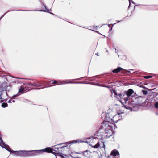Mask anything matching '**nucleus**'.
Masks as SVG:
<instances>
[{
	"instance_id": "nucleus-1",
	"label": "nucleus",
	"mask_w": 158,
	"mask_h": 158,
	"mask_svg": "<svg viewBox=\"0 0 158 158\" xmlns=\"http://www.w3.org/2000/svg\"><path fill=\"white\" fill-rule=\"evenodd\" d=\"M1 135L0 133V145L11 153H14L15 156L20 157H26L36 155V152H34V150L30 151L25 150L12 151L8 145L6 144L3 141L2 137L1 136ZM36 153H37V152H36Z\"/></svg>"
},
{
	"instance_id": "nucleus-2",
	"label": "nucleus",
	"mask_w": 158,
	"mask_h": 158,
	"mask_svg": "<svg viewBox=\"0 0 158 158\" xmlns=\"http://www.w3.org/2000/svg\"><path fill=\"white\" fill-rule=\"evenodd\" d=\"M102 127L104 129L105 132L107 134V137H110L112 136L113 133L112 125L110 124L108 122H105L102 123Z\"/></svg>"
},
{
	"instance_id": "nucleus-3",
	"label": "nucleus",
	"mask_w": 158,
	"mask_h": 158,
	"mask_svg": "<svg viewBox=\"0 0 158 158\" xmlns=\"http://www.w3.org/2000/svg\"><path fill=\"white\" fill-rule=\"evenodd\" d=\"M134 92V91L133 90L131 89L127 91H124V94H125L126 97H124V101H125V104L129 103V102L128 101L129 98L132 95V94Z\"/></svg>"
},
{
	"instance_id": "nucleus-4",
	"label": "nucleus",
	"mask_w": 158,
	"mask_h": 158,
	"mask_svg": "<svg viewBox=\"0 0 158 158\" xmlns=\"http://www.w3.org/2000/svg\"><path fill=\"white\" fill-rule=\"evenodd\" d=\"M113 91L114 97H116L120 101L123 98L124 100V97H126L124 92L120 93H118L115 90H113Z\"/></svg>"
},
{
	"instance_id": "nucleus-5",
	"label": "nucleus",
	"mask_w": 158,
	"mask_h": 158,
	"mask_svg": "<svg viewBox=\"0 0 158 158\" xmlns=\"http://www.w3.org/2000/svg\"><path fill=\"white\" fill-rule=\"evenodd\" d=\"M96 135L98 136L97 138L99 139H102L104 138H107L109 137L107 136V134L105 132H102L100 130L96 133Z\"/></svg>"
},
{
	"instance_id": "nucleus-6",
	"label": "nucleus",
	"mask_w": 158,
	"mask_h": 158,
	"mask_svg": "<svg viewBox=\"0 0 158 158\" xmlns=\"http://www.w3.org/2000/svg\"><path fill=\"white\" fill-rule=\"evenodd\" d=\"M53 150L54 151H56V150L55 149H52L51 148H46L44 149L40 150H34V152H37V153L36 152V155L38 153H39V152H45L48 153H51L52 152Z\"/></svg>"
},
{
	"instance_id": "nucleus-7",
	"label": "nucleus",
	"mask_w": 158,
	"mask_h": 158,
	"mask_svg": "<svg viewBox=\"0 0 158 158\" xmlns=\"http://www.w3.org/2000/svg\"><path fill=\"white\" fill-rule=\"evenodd\" d=\"M91 146L93 147L94 148H97L98 147L100 148H105V145L104 142L101 141L98 142L96 144L94 145L93 144L91 145Z\"/></svg>"
},
{
	"instance_id": "nucleus-8",
	"label": "nucleus",
	"mask_w": 158,
	"mask_h": 158,
	"mask_svg": "<svg viewBox=\"0 0 158 158\" xmlns=\"http://www.w3.org/2000/svg\"><path fill=\"white\" fill-rule=\"evenodd\" d=\"M111 155L113 156L114 158H119V154L118 151L116 149L113 150L111 153Z\"/></svg>"
},
{
	"instance_id": "nucleus-9",
	"label": "nucleus",
	"mask_w": 158,
	"mask_h": 158,
	"mask_svg": "<svg viewBox=\"0 0 158 158\" xmlns=\"http://www.w3.org/2000/svg\"><path fill=\"white\" fill-rule=\"evenodd\" d=\"M80 142H85L88 143V142L87 141H80L79 140H73L72 141L67 142L66 143H63L61 144H60V145L63 144H69L70 143L74 144L76 143H77Z\"/></svg>"
},
{
	"instance_id": "nucleus-10",
	"label": "nucleus",
	"mask_w": 158,
	"mask_h": 158,
	"mask_svg": "<svg viewBox=\"0 0 158 158\" xmlns=\"http://www.w3.org/2000/svg\"><path fill=\"white\" fill-rule=\"evenodd\" d=\"M89 139H91L90 140L91 144H89L90 146L92 144L94 145L96 144V143H97L98 142V139L97 137H92L89 138Z\"/></svg>"
},
{
	"instance_id": "nucleus-11",
	"label": "nucleus",
	"mask_w": 158,
	"mask_h": 158,
	"mask_svg": "<svg viewBox=\"0 0 158 158\" xmlns=\"http://www.w3.org/2000/svg\"><path fill=\"white\" fill-rule=\"evenodd\" d=\"M29 85H31V86H35L38 89H42L44 88L42 85H40V83L38 82H35L33 84H31V83H29Z\"/></svg>"
},
{
	"instance_id": "nucleus-12",
	"label": "nucleus",
	"mask_w": 158,
	"mask_h": 158,
	"mask_svg": "<svg viewBox=\"0 0 158 158\" xmlns=\"http://www.w3.org/2000/svg\"><path fill=\"white\" fill-rule=\"evenodd\" d=\"M6 90V89L2 87H0V103L3 102V98L1 97L3 92Z\"/></svg>"
},
{
	"instance_id": "nucleus-13",
	"label": "nucleus",
	"mask_w": 158,
	"mask_h": 158,
	"mask_svg": "<svg viewBox=\"0 0 158 158\" xmlns=\"http://www.w3.org/2000/svg\"><path fill=\"white\" fill-rule=\"evenodd\" d=\"M24 92V89H23L22 87L19 89L18 93L16 94L13 95V97H15L17 96H18L20 95L23 94Z\"/></svg>"
},
{
	"instance_id": "nucleus-14",
	"label": "nucleus",
	"mask_w": 158,
	"mask_h": 158,
	"mask_svg": "<svg viewBox=\"0 0 158 158\" xmlns=\"http://www.w3.org/2000/svg\"><path fill=\"white\" fill-rule=\"evenodd\" d=\"M122 70H123V68H121L120 67H118L117 68L113 70L112 72L114 73H118Z\"/></svg>"
},
{
	"instance_id": "nucleus-15",
	"label": "nucleus",
	"mask_w": 158,
	"mask_h": 158,
	"mask_svg": "<svg viewBox=\"0 0 158 158\" xmlns=\"http://www.w3.org/2000/svg\"><path fill=\"white\" fill-rule=\"evenodd\" d=\"M88 152L87 150L85 151L82 153L81 155L87 157L89 155Z\"/></svg>"
},
{
	"instance_id": "nucleus-16",
	"label": "nucleus",
	"mask_w": 158,
	"mask_h": 158,
	"mask_svg": "<svg viewBox=\"0 0 158 158\" xmlns=\"http://www.w3.org/2000/svg\"><path fill=\"white\" fill-rule=\"evenodd\" d=\"M21 79H22V78H15V80L14 82L15 83H21V82L20 81V80Z\"/></svg>"
},
{
	"instance_id": "nucleus-17",
	"label": "nucleus",
	"mask_w": 158,
	"mask_h": 158,
	"mask_svg": "<svg viewBox=\"0 0 158 158\" xmlns=\"http://www.w3.org/2000/svg\"><path fill=\"white\" fill-rule=\"evenodd\" d=\"M1 106L3 108H5L7 107L8 104L6 103L3 102Z\"/></svg>"
},
{
	"instance_id": "nucleus-18",
	"label": "nucleus",
	"mask_w": 158,
	"mask_h": 158,
	"mask_svg": "<svg viewBox=\"0 0 158 158\" xmlns=\"http://www.w3.org/2000/svg\"><path fill=\"white\" fill-rule=\"evenodd\" d=\"M124 106L125 108L127 109L131 110V108L130 106H127L126 105H124Z\"/></svg>"
},
{
	"instance_id": "nucleus-19",
	"label": "nucleus",
	"mask_w": 158,
	"mask_h": 158,
	"mask_svg": "<svg viewBox=\"0 0 158 158\" xmlns=\"http://www.w3.org/2000/svg\"><path fill=\"white\" fill-rule=\"evenodd\" d=\"M152 76H144V78L145 79H149L152 78Z\"/></svg>"
},
{
	"instance_id": "nucleus-20",
	"label": "nucleus",
	"mask_w": 158,
	"mask_h": 158,
	"mask_svg": "<svg viewBox=\"0 0 158 158\" xmlns=\"http://www.w3.org/2000/svg\"><path fill=\"white\" fill-rule=\"evenodd\" d=\"M62 158H69V157L67 156L66 155H64L61 156Z\"/></svg>"
},
{
	"instance_id": "nucleus-21",
	"label": "nucleus",
	"mask_w": 158,
	"mask_h": 158,
	"mask_svg": "<svg viewBox=\"0 0 158 158\" xmlns=\"http://www.w3.org/2000/svg\"><path fill=\"white\" fill-rule=\"evenodd\" d=\"M155 106L156 108H158V102H155Z\"/></svg>"
},
{
	"instance_id": "nucleus-22",
	"label": "nucleus",
	"mask_w": 158,
	"mask_h": 158,
	"mask_svg": "<svg viewBox=\"0 0 158 158\" xmlns=\"http://www.w3.org/2000/svg\"><path fill=\"white\" fill-rule=\"evenodd\" d=\"M67 81H69L68 80H67L66 81H64V83H62L60 84H68L69 83V82H67Z\"/></svg>"
},
{
	"instance_id": "nucleus-23",
	"label": "nucleus",
	"mask_w": 158,
	"mask_h": 158,
	"mask_svg": "<svg viewBox=\"0 0 158 158\" xmlns=\"http://www.w3.org/2000/svg\"><path fill=\"white\" fill-rule=\"evenodd\" d=\"M129 7H130V6L131 2H132L134 4H135V3L132 0H129Z\"/></svg>"
},
{
	"instance_id": "nucleus-24",
	"label": "nucleus",
	"mask_w": 158,
	"mask_h": 158,
	"mask_svg": "<svg viewBox=\"0 0 158 158\" xmlns=\"http://www.w3.org/2000/svg\"><path fill=\"white\" fill-rule=\"evenodd\" d=\"M9 103H11L12 102H15V101L14 100H12V99H10L8 102Z\"/></svg>"
},
{
	"instance_id": "nucleus-25",
	"label": "nucleus",
	"mask_w": 158,
	"mask_h": 158,
	"mask_svg": "<svg viewBox=\"0 0 158 158\" xmlns=\"http://www.w3.org/2000/svg\"><path fill=\"white\" fill-rule=\"evenodd\" d=\"M64 147H66V146H64ZM64 147V146H63L62 147H56L55 149H56V148L57 149L58 148H62Z\"/></svg>"
},
{
	"instance_id": "nucleus-26",
	"label": "nucleus",
	"mask_w": 158,
	"mask_h": 158,
	"mask_svg": "<svg viewBox=\"0 0 158 158\" xmlns=\"http://www.w3.org/2000/svg\"><path fill=\"white\" fill-rule=\"evenodd\" d=\"M57 83V82L56 81H54L53 82L52 84H55Z\"/></svg>"
},
{
	"instance_id": "nucleus-27",
	"label": "nucleus",
	"mask_w": 158,
	"mask_h": 158,
	"mask_svg": "<svg viewBox=\"0 0 158 158\" xmlns=\"http://www.w3.org/2000/svg\"><path fill=\"white\" fill-rule=\"evenodd\" d=\"M107 158H113V157H111V156H108V157H107Z\"/></svg>"
},
{
	"instance_id": "nucleus-28",
	"label": "nucleus",
	"mask_w": 158,
	"mask_h": 158,
	"mask_svg": "<svg viewBox=\"0 0 158 158\" xmlns=\"http://www.w3.org/2000/svg\"><path fill=\"white\" fill-rule=\"evenodd\" d=\"M103 86V87H108V86H106L105 85H103V86Z\"/></svg>"
},
{
	"instance_id": "nucleus-29",
	"label": "nucleus",
	"mask_w": 158,
	"mask_h": 158,
	"mask_svg": "<svg viewBox=\"0 0 158 158\" xmlns=\"http://www.w3.org/2000/svg\"><path fill=\"white\" fill-rule=\"evenodd\" d=\"M70 83H78L77 82H70Z\"/></svg>"
},
{
	"instance_id": "nucleus-30",
	"label": "nucleus",
	"mask_w": 158,
	"mask_h": 158,
	"mask_svg": "<svg viewBox=\"0 0 158 158\" xmlns=\"http://www.w3.org/2000/svg\"><path fill=\"white\" fill-rule=\"evenodd\" d=\"M118 113V115H120V114H121L122 113Z\"/></svg>"
},
{
	"instance_id": "nucleus-31",
	"label": "nucleus",
	"mask_w": 158,
	"mask_h": 158,
	"mask_svg": "<svg viewBox=\"0 0 158 158\" xmlns=\"http://www.w3.org/2000/svg\"><path fill=\"white\" fill-rule=\"evenodd\" d=\"M44 6L45 8L46 9V5H44Z\"/></svg>"
},
{
	"instance_id": "nucleus-32",
	"label": "nucleus",
	"mask_w": 158,
	"mask_h": 158,
	"mask_svg": "<svg viewBox=\"0 0 158 158\" xmlns=\"http://www.w3.org/2000/svg\"><path fill=\"white\" fill-rule=\"evenodd\" d=\"M93 31H95V32H97V33H98V31H94V30H93Z\"/></svg>"
},
{
	"instance_id": "nucleus-33",
	"label": "nucleus",
	"mask_w": 158,
	"mask_h": 158,
	"mask_svg": "<svg viewBox=\"0 0 158 158\" xmlns=\"http://www.w3.org/2000/svg\"><path fill=\"white\" fill-rule=\"evenodd\" d=\"M3 16H2V17H1V18H0V20H1V18H2V17H3Z\"/></svg>"
},
{
	"instance_id": "nucleus-34",
	"label": "nucleus",
	"mask_w": 158,
	"mask_h": 158,
	"mask_svg": "<svg viewBox=\"0 0 158 158\" xmlns=\"http://www.w3.org/2000/svg\"><path fill=\"white\" fill-rule=\"evenodd\" d=\"M39 11H44L43 10H39Z\"/></svg>"
},
{
	"instance_id": "nucleus-35",
	"label": "nucleus",
	"mask_w": 158,
	"mask_h": 158,
	"mask_svg": "<svg viewBox=\"0 0 158 158\" xmlns=\"http://www.w3.org/2000/svg\"><path fill=\"white\" fill-rule=\"evenodd\" d=\"M112 27H111V28H110V30H112Z\"/></svg>"
},
{
	"instance_id": "nucleus-36",
	"label": "nucleus",
	"mask_w": 158,
	"mask_h": 158,
	"mask_svg": "<svg viewBox=\"0 0 158 158\" xmlns=\"http://www.w3.org/2000/svg\"><path fill=\"white\" fill-rule=\"evenodd\" d=\"M112 27H111V28H110V30H112Z\"/></svg>"
},
{
	"instance_id": "nucleus-37",
	"label": "nucleus",
	"mask_w": 158,
	"mask_h": 158,
	"mask_svg": "<svg viewBox=\"0 0 158 158\" xmlns=\"http://www.w3.org/2000/svg\"><path fill=\"white\" fill-rule=\"evenodd\" d=\"M115 53H117V52H116V48H115Z\"/></svg>"
},
{
	"instance_id": "nucleus-38",
	"label": "nucleus",
	"mask_w": 158,
	"mask_h": 158,
	"mask_svg": "<svg viewBox=\"0 0 158 158\" xmlns=\"http://www.w3.org/2000/svg\"><path fill=\"white\" fill-rule=\"evenodd\" d=\"M156 115H158V113H156Z\"/></svg>"
},
{
	"instance_id": "nucleus-39",
	"label": "nucleus",
	"mask_w": 158,
	"mask_h": 158,
	"mask_svg": "<svg viewBox=\"0 0 158 158\" xmlns=\"http://www.w3.org/2000/svg\"><path fill=\"white\" fill-rule=\"evenodd\" d=\"M110 24H109V25H108V26H109L110 27Z\"/></svg>"
},
{
	"instance_id": "nucleus-40",
	"label": "nucleus",
	"mask_w": 158,
	"mask_h": 158,
	"mask_svg": "<svg viewBox=\"0 0 158 158\" xmlns=\"http://www.w3.org/2000/svg\"><path fill=\"white\" fill-rule=\"evenodd\" d=\"M120 21H118V22H120Z\"/></svg>"
},
{
	"instance_id": "nucleus-41",
	"label": "nucleus",
	"mask_w": 158,
	"mask_h": 158,
	"mask_svg": "<svg viewBox=\"0 0 158 158\" xmlns=\"http://www.w3.org/2000/svg\"><path fill=\"white\" fill-rule=\"evenodd\" d=\"M81 83H83V82H81Z\"/></svg>"
}]
</instances>
